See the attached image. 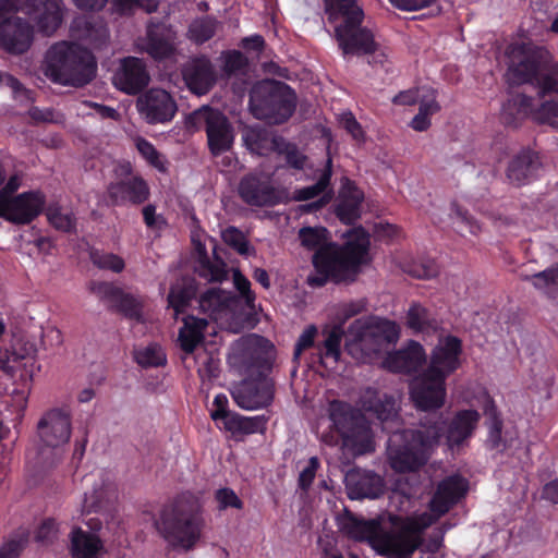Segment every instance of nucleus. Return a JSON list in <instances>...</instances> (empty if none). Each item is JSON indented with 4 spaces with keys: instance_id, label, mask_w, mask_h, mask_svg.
I'll return each instance as SVG.
<instances>
[{
    "instance_id": "nucleus-1",
    "label": "nucleus",
    "mask_w": 558,
    "mask_h": 558,
    "mask_svg": "<svg viewBox=\"0 0 558 558\" xmlns=\"http://www.w3.org/2000/svg\"><path fill=\"white\" fill-rule=\"evenodd\" d=\"M507 77L513 84L535 82L539 101L522 94L512 96L501 109L507 124H515L525 117L541 123H551L558 118V64L541 70V53L531 44L514 43L506 49Z\"/></svg>"
},
{
    "instance_id": "nucleus-2",
    "label": "nucleus",
    "mask_w": 558,
    "mask_h": 558,
    "mask_svg": "<svg viewBox=\"0 0 558 558\" xmlns=\"http://www.w3.org/2000/svg\"><path fill=\"white\" fill-rule=\"evenodd\" d=\"M480 418L476 410H460L447 423L446 429L439 422H435L423 429L392 433L386 446L390 466L400 473L420 470L428 462L442 436L449 449H459L472 438Z\"/></svg>"
},
{
    "instance_id": "nucleus-3",
    "label": "nucleus",
    "mask_w": 558,
    "mask_h": 558,
    "mask_svg": "<svg viewBox=\"0 0 558 558\" xmlns=\"http://www.w3.org/2000/svg\"><path fill=\"white\" fill-rule=\"evenodd\" d=\"M361 409L342 400H332L328 405V417L332 430L322 436L323 442L337 446L341 440L344 448L355 454H365L375 450L374 434L364 412L372 413L384 424V400L374 386H366L360 397Z\"/></svg>"
},
{
    "instance_id": "nucleus-4",
    "label": "nucleus",
    "mask_w": 558,
    "mask_h": 558,
    "mask_svg": "<svg viewBox=\"0 0 558 558\" xmlns=\"http://www.w3.org/2000/svg\"><path fill=\"white\" fill-rule=\"evenodd\" d=\"M341 245L328 243L315 251L312 257L314 274L307 277V284L322 288L328 282L336 284L354 282L361 267L368 263L369 233L363 227H355L344 233Z\"/></svg>"
},
{
    "instance_id": "nucleus-5",
    "label": "nucleus",
    "mask_w": 558,
    "mask_h": 558,
    "mask_svg": "<svg viewBox=\"0 0 558 558\" xmlns=\"http://www.w3.org/2000/svg\"><path fill=\"white\" fill-rule=\"evenodd\" d=\"M155 527L172 549H194L204 527L198 499L190 493L179 495L169 506L161 509Z\"/></svg>"
},
{
    "instance_id": "nucleus-6",
    "label": "nucleus",
    "mask_w": 558,
    "mask_h": 558,
    "mask_svg": "<svg viewBox=\"0 0 558 558\" xmlns=\"http://www.w3.org/2000/svg\"><path fill=\"white\" fill-rule=\"evenodd\" d=\"M96 72L94 54L75 43H54L46 52L44 73L52 83L83 87L95 78Z\"/></svg>"
},
{
    "instance_id": "nucleus-7",
    "label": "nucleus",
    "mask_w": 558,
    "mask_h": 558,
    "mask_svg": "<svg viewBox=\"0 0 558 558\" xmlns=\"http://www.w3.org/2000/svg\"><path fill=\"white\" fill-rule=\"evenodd\" d=\"M298 97L287 83L266 78L253 85L248 107L254 118L268 125H281L295 112Z\"/></svg>"
},
{
    "instance_id": "nucleus-8",
    "label": "nucleus",
    "mask_w": 558,
    "mask_h": 558,
    "mask_svg": "<svg viewBox=\"0 0 558 558\" xmlns=\"http://www.w3.org/2000/svg\"><path fill=\"white\" fill-rule=\"evenodd\" d=\"M238 354L232 359L240 364L247 378L239 384H270L272 371L271 343L262 336L250 335L239 341Z\"/></svg>"
},
{
    "instance_id": "nucleus-9",
    "label": "nucleus",
    "mask_w": 558,
    "mask_h": 558,
    "mask_svg": "<svg viewBox=\"0 0 558 558\" xmlns=\"http://www.w3.org/2000/svg\"><path fill=\"white\" fill-rule=\"evenodd\" d=\"M384 318L367 316L355 319L348 328L345 351L355 360L366 363L381 351Z\"/></svg>"
},
{
    "instance_id": "nucleus-10",
    "label": "nucleus",
    "mask_w": 558,
    "mask_h": 558,
    "mask_svg": "<svg viewBox=\"0 0 558 558\" xmlns=\"http://www.w3.org/2000/svg\"><path fill=\"white\" fill-rule=\"evenodd\" d=\"M19 10V0H0V48L14 56L27 52L34 40V28Z\"/></svg>"
},
{
    "instance_id": "nucleus-11",
    "label": "nucleus",
    "mask_w": 558,
    "mask_h": 558,
    "mask_svg": "<svg viewBox=\"0 0 558 558\" xmlns=\"http://www.w3.org/2000/svg\"><path fill=\"white\" fill-rule=\"evenodd\" d=\"M189 123L195 129H203L207 137V147L214 157L232 149L234 129L228 117L218 109L203 107L189 117Z\"/></svg>"
},
{
    "instance_id": "nucleus-12",
    "label": "nucleus",
    "mask_w": 558,
    "mask_h": 558,
    "mask_svg": "<svg viewBox=\"0 0 558 558\" xmlns=\"http://www.w3.org/2000/svg\"><path fill=\"white\" fill-rule=\"evenodd\" d=\"M339 533L348 539L367 543L379 556H384V515L364 519L344 507L335 518Z\"/></svg>"
},
{
    "instance_id": "nucleus-13",
    "label": "nucleus",
    "mask_w": 558,
    "mask_h": 558,
    "mask_svg": "<svg viewBox=\"0 0 558 558\" xmlns=\"http://www.w3.org/2000/svg\"><path fill=\"white\" fill-rule=\"evenodd\" d=\"M386 514V521L393 526V531L386 530V557L395 555L398 558H411L423 543L422 534L427 523L417 518H401L387 511Z\"/></svg>"
},
{
    "instance_id": "nucleus-14",
    "label": "nucleus",
    "mask_w": 558,
    "mask_h": 558,
    "mask_svg": "<svg viewBox=\"0 0 558 558\" xmlns=\"http://www.w3.org/2000/svg\"><path fill=\"white\" fill-rule=\"evenodd\" d=\"M462 343L453 336L441 338L420 373L423 384H444L461 365Z\"/></svg>"
},
{
    "instance_id": "nucleus-15",
    "label": "nucleus",
    "mask_w": 558,
    "mask_h": 558,
    "mask_svg": "<svg viewBox=\"0 0 558 558\" xmlns=\"http://www.w3.org/2000/svg\"><path fill=\"white\" fill-rule=\"evenodd\" d=\"M178 33L172 25L151 19L146 25L145 36L140 47L143 53L149 56L154 61L161 62L169 60L178 51Z\"/></svg>"
},
{
    "instance_id": "nucleus-16",
    "label": "nucleus",
    "mask_w": 558,
    "mask_h": 558,
    "mask_svg": "<svg viewBox=\"0 0 558 558\" xmlns=\"http://www.w3.org/2000/svg\"><path fill=\"white\" fill-rule=\"evenodd\" d=\"M89 291L110 304V308L128 319L142 322L144 302L140 295L125 292L122 288L108 281L89 282Z\"/></svg>"
},
{
    "instance_id": "nucleus-17",
    "label": "nucleus",
    "mask_w": 558,
    "mask_h": 558,
    "mask_svg": "<svg viewBox=\"0 0 558 558\" xmlns=\"http://www.w3.org/2000/svg\"><path fill=\"white\" fill-rule=\"evenodd\" d=\"M364 20L339 24L333 37L343 56H365L376 51L377 44L373 32L363 26Z\"/></svg>"
},
{
    "instance_id": "nucleus-18",
    "label": "nucleus",
    "mask_w": 558,
    "mask_h": 558,
    "mask_svg": "<svg viewBox=\"0 0 558 558\" xmlns=\"http://www.w3.org/2000/svg\"><path fill=\"white\" fill-rule=\"evenodd\" d=\"M240 198L252 207H272L282 202L281 193L271 180L260 173L245 174L239 183Z\"/></svg>"
},
{
    "instance_id": "nucleus-19",
    "label": "nucleus",
    "mask_w": 558,
    "mask_h": 558,
    "mask_svg": "<svg viewBox=\"0 0 558 558\" xmlns=\"http://www.w3.org/2000/svg\"><path fill=\"white\" fill-rule=\"evenodd\" d=\"M45 203L43 193L24 192L0 205V217L14 225H28L40 215Z\"/></svg>"
},
{
    "instance_id": "nucleus-20",
    "label": "nucleus",
    "mask_w": 558,
    "mask_h": 558,
    "mask_svg": "<svg viewBox=\"0 0 558 558\" xmlns=\"http://www.w3.org/2000/svg\"><path fill=\"white\" fill-rule=\"evenodd\" d=\"M126 173L124 178L108 185V197L116 206L144 204L150 196L147 182L142 177L132 174L130 166H128Z\"/></svg>"
},
{
    "instance_id": "nucleus-21",
    "label": "nucleus",
    "mask_w": 558,
    "mask_h": 558,
    "mask_svg": "<svg viewBox=\"0 0 558 558\" xmlns=\"http://www.w3.org/2000/svg\"><path fill=\"white\" fill-rule=\"evenodd\" d=\"M181 72L189 90L198 96L209 93L217 82L215 66L206 54L191 58L183 64Z\"/></svg>"
},
{
    "instance_id": "nucleus-22",
    "label": "nucleus",
    "mask_w": 558,
    "mask_h": 558,
    "mask_svg": "<svg viewBox=\"0 0 558 558\" xmlns=\"http://www.w3.org/2000/svg\"><path fill=\"white\" fill-rule=\"evenodd\" d=\"M138 111L150 124L166 123L173 119L178 107L165 89L151 88L137 101Z\"/></svg>"
},
{
    "instance_id": "nucleus-23",
    "label": "nucleus",
    "mask_w": 558,
    "mask_h": 558,
    "mask_svg": "<svg viewBox=\"0 0 558 558\" xmlns=\"http://www.w3.org/2000/svg\"><path fill=\"white\" fill-rule=\"evenodd\" d=\"M150 81L144 61L137 57H125L113 77V83L121 92L129 95L140 94Z\"/></svg>"
},
{
    "instance_id": "nucleus-24",
    "label": "nucleus",
    "mask_w": 558,
    "mask_h": 558,
    "mask_svg": "<svg viewBox=\"0 0 558 558\" xmlns=\"http://www.w3.org/2000/svg\"><path fill=\"white\" fill-rule=\"evenodd\" d=\"M38 435L47 447L66 444L71 436L70 414L60 409L48 411L38 422Z\"/></svg>"
},
{
    "instance_id": "nucleus-25",
    "label": "nucleus",
    "mask_w": 558,
    "mask_h": 558,
    "mask_svg": "<svg viewBox=\"0 0 558 558\" xmlns=\"http://www.w3.org/2000/svg\"><path fill=\"white\" fill-rule=\"evenodd\" d=\"M468 489V482L460 475L444 478L429 501V510L438 517L446 514L466 495Z\"/></svg>"
},
{
    "instance_id": "nucleus-26",
    "label": "nucleus",
    "mask_w": 558,
    "mask_h": 558,
    "mask_svg": "<svg viewBox=\"0 0 558 558\" xmlns=\"http://www.w3.org/2000/svg\"><path fill=\"white\" fill-rule=\"evenodd\" d=\"M426 359L423 345L410 340L404 347L386 354V369L396 373H416L425 367Z\"/></svg>"
},
{
    "instance_id": "nucleus-27",
    "label": "nucleus",
    "mask_w": 558,
    "mask_h": 558,
    "mask_svg": "<svg viewBox=\"0 0 558 558\" xmlns=\"http://www.w3.org/2000/svg\"><path fill=\"white\" fill-rule=\"evenodd\" d=\"M22 10L37 22L46 35L53 34L62 23L61 0H25Z\"/></svg>"
},
{
    "instance_id": "nucleus-28",
    "label": "nucleus",
    "mask_w": 558,
    "mask_h": 558,
    "mask_svg": "<svg viewBox=\"0 0 558 558\" xmlns=\"http://www.w3.org/2000/svg\"><path fill=\"white\" fill-rule=\"evenodd\" d=\"M70 32L73 37L86 41L97 50L107 46L110 36L107 24L94 16L75 17L71 23Z\"/></svg>"
},
{
    "instance_id": "nucleus-29",
    "label": "nucleus",
    "mask_w": 558,
    "mask_h": 558,
    "mask_svg": "<svg viewBox=\"0 0 558 558\" xmlns=\"http://www.w3.org/2000/svg\"><path fill=\"white\" fill-rule=\"evenodd\" d=\"M71 558H102L107 550L99 534L74 526L69 534Z\"/></svg>"
},
{
    "instance_id": "nucleus-30",
    "label": "nucleus",
    "mask_w": 558,
    "mask_h": 558,
    "mask_svg": "<svg viewBox=\"0 0 558 558\" xmlns=\"http://www.w3.org/2000/svg\"><path fill=\"white\" fill-rule=\"evenodd\" d=\"M268 417L264 414L255 416H244L233 412L217 427L220 430L229 433L236 440H243L244 437L254 434H265L267 430Z\"/></svg>"
},
{
    "instance_id": "nucleus-31",
    "label": "nucleus",
    "mask_w": 558,
    "mask_h": 558,
    "mask_svg": "<svg viewBox=\"0 0 558 558\" xmlns=\"http://www.w3.org/2000/svg\"><path fill=\"white\" fill-rule=\"evenodd\" d=\"M331 180V160H328L327 167L319 175L316 183L310 186L298 189L294 192L295 201H310L317 196L318 199L302 206L305 213H316L324 208L331 199V193H326L327 187L330 185Z\"/></svg>"
},
{
    "instance_id": "nucleus-32",
    "label": "nucleus",
    "mask_w": 558,
    "mask_h": 558,
    "mask_svg": "<svg viewBox=\"0 0 558 558\" xmlns=\"http://www.w3.org/2000/svg\"><path fill=\"white\" fill-rule=\"evenodd\" d=\"M363 192L352 181H347L338 197L335 214L345 225H352L361 217Z\"/></svg>"
},
{
    "instance_id": "nucleus-33",
    "label": "nucleus",
    "mask_w": 558,
    "mask_h": 558,
    "mask_svg": "<svg viewBox=\"0 0 558 558\" xmlns=\"http://www.w3.org/2000/svg\"><path fill=\"white\" fill-rule=\"evenodd\" d=\"M541 161L536 153L522 150L515 155L507 168V179L515 186L529 183L539 169Z\"/></svg>"
},
{
    "instance_id": "nucleus-34",
    "label": "nucleus",
    "mask_w": 558,
    "mask_h": 558,
    "mask_svg": "<svg viewBox=\"0 0 558 558\" xmlns=\"http://www.w3.org/2000/svg\"><path fill=\"white\" fill-rule=\"evenodd\" d=\"M275 386H231L234 402L244 410H256L269 405L274 399Z\"/></svg>"
},
{
    "instance_id": "nucleus-35",
    "label": "nucleus",
    "mask_w": 558,
    "mask_h": 558,
    "mask_svg": "<svg viewBox=\"0 0 558 558\" xmlns=\"http://www.w3.org/2000/svg\"><path fill=\"white\" fill-rule=\"evenodd\" d=\"M327 21L335 27L339 24L364 20V11L357 0H323Z\"/></svg>"
},
{
    "instance_id": "nucleus-36",
    "label": "nucleus",
    "mask_w": 558,
    "mask_h": 558,
    "mask_svg": "<svg viewBox=\"0 0 558 558\" xmlns=\"http://www.w3.org/2000/svg\"><path fill=\"white\" fill-rule=\"evenodd\" d=\"M243 142L248 150L259 156L278 150L279 141L282 136L274 135L270 131L262 126H248L243 131Z\"/></svg>"
},
{
    "instance_id": "nucleus-37",
    "label": "nucleus",
    "mask_w": 558,
    "mask_h": 558,
    "mask_svg": "<svg viewBox=\"0 0 558 558\" xmlns=\"http://www.w3.org/2000/svg\"><path fill=\"white\" fill-rule=\"evenodd\" d=\"M393 263L402 272L416 279L428 280L439 274L437 263L429 257L414 258L409 254H401L393 258Z\"/></svg>"
},
{
    "instance_id": "nucleus-38",
    "label": "nucleus",
    "mask_w": 558,
    "mask_h": 558,
    "mask_svg": "<svg viewBox=\"0 0 558 558\" xmlns=\"http://www.w3.org/2000/svg\"><path fill=\"white\" fill-rule=\"evenodd\" d=\"M208 326L206 318L187 315L183 319V326L179 330V342L185 353H192L203 342L204 332Z\"/></svg>"
},
{
    "instance_id": "nucleus-39",
    "label": "nucleus",
    "mask_w": 558,
    "mask_h": 558,
    "mask_svg": "<svg viewBox=\"0 0 558 558\" xmlns=\"http://www.w3.org/2000/svg\"><path fill=\"white\" fill-rule=\"evenodd\" d=\"M410 397L416 409L430 411L445 403L446 386H410Z\"/></svg>"
},
{
    "instance_id": "nucleus-40",
    "label": "nucleus",
    "mask_w": 558,
    "mask_h": 558,
    "mask_svg": "<svg viewBox=\"0 0 558 558\" xmlns=\"http://www.w3.org/2000/svg\"><path fill=\"white\" fill-rule=\"evenodd\" d=\"M348 497L352 500L378 498L384 494V478L375 473H367L353 484H348Z\"/></svg>"
},
{
    "instance_id": "nucleus-41",
    "label": "nucleus",
    "mask_w": 558,
    "mask_h": 558,
    "mask_svg": "<svg viewBox=\"0 0 558 558\" xmlns=\"http://www.w3.org/2000/svg\"><path fill=\"white\" fill-rule=\"evenodd\" d=\"M197 251L199 253L197 272L198 276L206 279L209 282H222L227 279L228 270L226 263L220 258L216 257L215 260H210L206 248L203 244H198Z\"/></svg>"
},
{
    "instance_id": "nucleus-42",
    "label": "nucleus",
    "mask_w": 558,
    "mask_h": 558,
    "mask_svg": "<svg viewBox=\"0 0 558 558\" xmlns=\"http://www.w3.org/2000/svg\"><path fill=\"white\" fill-rule=\"evenodd\" d=\"M220 22L213 15H204L194 19L186 31V38L201 46L209 41L217 33Z\"/></svg>"
},
{
    "instance_id": "nucleus-43",
    "label": "nucleus",
    "mask_w": 558,
    "mask_h": 558,
    "mask_svg": "<svg viewBox=\"0 0 558 558\" xmlns=\"http://www.w3.org/2000/svg\"><path fill=\"white\" fill-rule=\"evenodd\" d=\"M31 541L27 527L20 526L11 532L0 546V558H21Z\"/></svg>"
},
{
    "instance_id": "nucleus-44",
    "label": "nucleus",
    "mask_w": 558,
    "mask_h": 558,
    "mask_svg": "<svg viewBox=\"0 0 558 558\" xmlns=\"http://www.w3.org/2000/svg\"><path fill=\"white\" fill-rule=\"evenodd\" d=\"M134 360L143 368L159 367L167 364V354L160 344L150 342L134 350Z\"/></svg>"
},
{
    "instance_id": "nucleus-45",
    "label": "nucleus",
    "mask_w": 558,
    "mask_h": 558,
    "mask_svg": "<svg viewBox=\"0 0 558 558\" xmlns=\"http://www.w3.org/2000/svg\"><path fill=\"white\" fill-rule=\"evenodd\" d=\"M196 296V287L193 282L177 283L170 288L168 294V305L173 308L175 316L183 313L191 305Z\"/></svg>"
},
{
    "instance_id": "nucleus-46",
    "label": "nucleus",
    "mask_w": 558,
    "mask_h": 558,
    "mask_svg": "<svg viewBox=\"0 0 558 558\" xmlns=\"http://www.w3.org/2000/svg\"><path fill=\"white\" fill-rule=\"evenodd\" d=\"M450 217L453 228L463 236L466 234L476 235L481 231L480 223L457 204L451 205Z\"/></svg>"
},
{
    "instance_id": "nucleus-47",
    "label": "nucleus",
    "mask_w": 558,
    "mask_h": 558,
    "mask_svg": "<svg viewBox=\"0 0 558 558\" xmlns=\"http://www.w3.org/2000/svg\"><path fill=\"white\" fill-rule=\"evenodd\" d=\"M89 258L94 266L99 269L111 270L116 274H120L125 268L124 259L113 253L93 248L89 253Z\"/></svg>"
},
{
    "instance_id": "nucleus-48",
    "label": "nucleus",
    "mask_w": 558,
    "mask_h": 558,
    "mask_svg": "<svg viewBox=\"0 0 558 558\" xmlns=\"http://www.w3.org/2000/svg\"><path fill=\"white\" fill-rule=\"evenodd\" d=\"M532 284L544 293L555 296L558 294V266L533 275Z\"/></svg>"
},
{
    "instance_id": "nucleus-49",
    "label": "nucleus",
    "mask_w": 558,
    "mask_h": 558,
    "mask_svg": "<svg viewBox=\"0 0 558 558\" xmlns=\"http://www.w3.org/2000/svg\"><path fill=\"white\" fill-rule=\"evenodd\" d=\"M221 59L222 72L228 77L243 72L248 65L247 58L240 50H227L222 52Z\"/></svg>"
},
{
    "instance_id": "nucleus-50",
    "label": "nucleus",
    "mask_w": 558,
    "mask_h": 558,
    "mask_svg": "<svg viewBox=\"0 0 558 558\" xmlns=\"http://www.w3.org/2000/svg\"><path fill=\"white\" fill-rule=\"evenodd\" d=\"M342 337L343 330L340 327L335 326L329 329L322 347H318L320 357H330L337 361L340 355Z\"/></svg>"
},
{
    "instance_id": "nucleus-51",
    "label": "nucleus",
    "mask_w": 558,
    "mask_h": 558,
    "mask_svg": "<svg viewBox=\"0 0 558 558\" xmlns=\"http://www.w3.org/2000/svg\"><path fill=\"white\" fill-rule=\"evenodd\" d=\"M327 229L326 228H312L304 227L299 231V239L301 244L308 250H318L322 246H325V241L327 240Z\"/></svg>"
},
{
    "instance_id": "nucleus-52",
    "label": "nucleus",
    "mask_w": 558,
    "mask_h": 558,
    "mask_svg": "<svg viewBox=\"0 0 558 558\" xmlns=\"http://www.w3.org/2000/svg\"><path fill=\"white\" fill-rule=\"evenodd\" d=\"M277 153L284 156L286 162L290 168L295 170L304 168L306 156L299 150L295 144L287 142L284 138L280 140Z\"/></svg>"
},
{
    "instance_id": "nucleus-53",
    "label": "nucleus",
    "mask_w": 558,
    "mask_h": 558,
    "mask_svg": "<svg viewBox=\"0 0 558 558\" xmlns=\"http://www.w3.org/2000/svg\"><path fill=\"white\" fill-rule=\"evenodd\" d=\"M198 303L203 312L216 313L226 303L223 291L220 288H209L201 294Z\"/></svg>"
},
{
    "instance_id": "nucleus-54",
    "label": "nucleus",
    "mask_w": 558,
    "mask_h": 558,
    "mask_svg": "<svg viewBox=\"0 0 558 558\" xmlns=\"http://www.w3.org/2000/svg\"><path fill=\"white\" fill-rule=\"evenodd\" d=\"M49 222L63 232H71L75 229V218L72 214H64L60 208L49 207L47 211Z\"/></svg>"
},
{
    "instance_id": "nucleus-55",
    "label": "nucleus",
    "mask_w": 558,
    "mask_h": 558,
    "mask_svg": "<svg viewBox=\"0 0 558 558\" xmlns=\"http://www.w3.org/2000/svg\"><path fill=\"white\" fill-rule=\"evenodd\" d=\"M421 113L432 117L440 110V105L436 99V90L432 87L422 86L421 95L417 99Z\"/></svg>"
},
{
    "instance_id": "nucleus-56",
    "label": "nucleus",
    "mask_w": 558,
    "mask_h": 558,
    "mask_svg": "<svg viewBox=\"0 0 558 558\" xmlns=\"http://www.w3.org/2000/svg\"><path fill=\"white\" fill-rule=\"evenodd\" d=\"M137 150L147 160V162L160 171H165V165L159 151L145 138H140L136 143Z\"/></svg>"
},
{
    "instance_id": "nucleus-57",
    "label": "nucleus",
    "mask_w": 558,
    "mask_h": 558,
    "mask_svg": "<svg viewBox=\"0 0 558 558\" xmlns=\"http://www.w3.org/2000/svg\"><path fill=\"white\" fill-rule=\"evenodd\" d=\"M408 326L414 331H423L428 327V313L420 304H413L408 311Z\"/></svg>"
},
{
    "instance_id": "nucleus-58",
    "label": "nucleus",
    "mask_w": 558,
    "mask_h": 558,
    "mask_svg": "<svg viewBox=\"0 0 558 558\" xmlns=\"http://www.w3.org/2000/svg\"><path fill=\"white\" fill-rule=\"evenodd\" d=\"M215 499L218 502L219 510L234 508L241 510L244 506L235 492L229 487L219 488L215 493Z\"/></svg>"
},
{
    "instance_id": "nucleus-59",
    "label": "nucleus",
    "mask_w": 558,
    "mask_h": 558,
    "mask_svg": "<svg viewBox=\"0 0 558 558\" xmlns=\"http://www.w3.org/2000/svg\"><path fill=\"white\" fill-rule=\"evenodd\" d=\"M234 411L229 409L228 397L223 393H218L213 401L210 409V418L215 422L216 426L220 425L229 415Z\"/></svg>"
},
{
    "instance_id": "nucleus-60",
    "label": "nucleus",
    "mask_w": 558,
    "mask_h": 558,
    "mask_svg": "<svg viewBox=\"0 0 558 558\" xmlns=\"http://www.w3.org/2000/svg\"><path fill=\"white\" fill-rule=\"evenodd\" d=\"M319 468V459L317 457H311L307 465L300 472L298 478V486L300 489L307 492L311 488Z\"/></svg>"
},
{
    "instance_id": "nucleus-61",
    "label": "nucleus",
    "mask_w": 558,
    "mask_h": 558,
    "mask_svg": "<svg viewBox=\"0 0 558 558\" xmlns=\"http://www.w3.org/2000/svg\"><path fill=\"white\" fill-rule=\"evenodd\" d=\"M225 242L234 248L239 254L244 255L248 251V242L243 232L235 227H229L222 234Z\"/></svg>"
},
{
    "instance_id": "nucleus-62",
    "label": "nucleus",
    "mask_w": 558,
    "mask_h": 558,
    "mask_svg": "<svg viewBox=\"0 0 558 558\" xmlns=\"http://www.w3.org/2000/svg\"><path fill=\"white\" fill-rule=\"evenodd\" d=\"M233 284L247 306H254L255 293L251 290L250 280L239 270L233 271Z\"/></svg>"
},
{
    "instance_id": "nucleus-63",
    "label": "nucleus",
    "mask_w": 558,
    "mask_h": 558,
    "mask_svg": "<svg viewBox=\"0 0 558 558\" xmlns=\"http://www.w3.org/2000/svg\"><path fill=\"white\" fill-rule=\"evenodd\" d=\"M108 11L117 17L131 16L141 5L140 0H108Z\"/></svg>"
},
{
    "instance_id": "nucleus-64",
    "label": "nucleus",
    "mask_w": 558,
    "mask_h": 558,
    "mask_svg": "<svg viewBox=\"0 0 558 558\" xmlns=\"http://www.w3.org/2000/svg\"><path fill=\"white\" fill-rule=\"evenodd\" d=\"M502 420L497 415L496 412L490 414V425L486 444L489 449H499L502 445Z\"/></svg>"
}]
</instances>
